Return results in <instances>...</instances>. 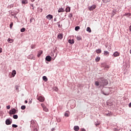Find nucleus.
Masks as SVG:
<instances>
[{
    "instance_id": "nucleus-28",
    "label": "nucleus",
    "mask_w": 131,
    "mask_h": 131,
    "mask_svg": "<svg viewBox=\"0 0 131 131\" xmlns=\"http://www.w3.org/2000/svg\"><path fill=\"white\" fill-rule=\"evenodd\" d=\"M79 29H80V27H79V26L75 27V30H76V31H77V30H79Z\"/></svg>"
},
{
    "instance_id": "nucleus-1",
    "label": "nucleus",
    "mask_w": 131,
    "mask_h": 131,
    "mask_svg": "<svg viewBox=\"0 0 131 131\" xmlns=\"http://www.w3.org/2000/svg\"><path fill=\"white\" fill-rule=\"evenodd\" d=\"M30 127L33 131H37V123L33 120L31 121Z\"/></svg>"
},
{
    "instance_id": "nucleus-54",
    "label": "nucleus",
    "mask_w": 131,
    "mask_h": 131,
    "mask_svg": "<svg viewBox=\"0 0 131 131\" xmlns=\"http://www.w3.org/2000/svg\"><path fill=\"white\" fill-rule=\"evenodd\" d=\"M0 108H1V106H0Z\"/></svg>"
},
{
    "instance_id": "nucleus-29",
    "label": "nucleus",
    "mask_w": 131,
    "mask_h": 131,
    "mask_svg": "<svg viewBox=\"0 0 131 131\" xmlns=\"http://www.w3.org/2000/svg\"><path fill=\"white\" fill-rule=\"evenodd\" d=\"M21 109L22 110H25V109H26V106L25 105H22L21 106Z\"/></svg>"
},
{
    "instance_id": "nucleus-7",
    "label": "nucleus",
    "mask_w": 131,
    "mask_h": 131,
    "mask_svg": "<svg viewBox=\"0 0 131 131\" xmlns=\"http://www.w3.org/2000/svg\"><path fill=\"white\" fill-rule=\"evenodd\" d=\"M120 55V53L116 51L113 54V56H114V57H119Z\"/></svg>"
},
{
    "instance_id": "nucleus-19",
    "label": "nucleus",
    "mask_w": 131,
    "mask_h": 131,
    "mask_svg": "<svg viewBox=\"0 0 131 131\" xmlns=\"http://www.w3.org/2000/svg\"><path fill=\"white\" fill-rule=\"evenodd\" d=\"M101 60V58L100 57H97L95 59V62H99Z\"/></svg>"
},
{
    "instance_id": "nucleus-52",
    "label": "nucleus",
    "mask_w": 131,
    "mask_h": 131,
    "mask_svg": "<svg viewBox=\"0 0 131 131\" xmlns=\"http://www.w3.org/2000/svg\"><path fill=\"white\" fill-rule=\"evenodd\" d=\"M71 17H72V14H71Z\"/></svg>"
},
{
    "instance_id": "nucleus-4",
    "label": "nucleus",
    "mask_w": 131,
    "mask_h": 131,
    "mask_svg": "<svg viewBox=\"0 0 131 131\" xmlns=\"http://www.w3.org/2000/svg\"><path fill=\"white\" fill-rule=\"evenodd\" d=\"M38 101H39V102H45V97L42 96H40L38 97L37 98Z\"/></svg>"
},
{
    "instance_id": "nucleus-41",
    "label": "nucleus",
    "mask_w": 131,
    "mask_h": 131,
    "mask_svg": "<svg viewBox=\"0 0 131 131\" xmlns=\"http://www.w3.org/2000/svg\"><path fill=\"white\" fill-rule=\"evenodd\" d=\"M77 40H80V39H81V38H80V37H77Z\"/></svg>"
},
{
    "instance_id": "nucleus-39",
    "label": "nucleus",
    "mask_w": 131,
    "mask_h": 131,
    "mask_svg": "<svg viewBox=\"0 0 131 131\" xmlns=\"http://www.w3.org/2000/svg\"><path fill=\"white\" fill-rule=\"evenodd\" d=\"M128 15H129V16H130V14H129V13H125L124 14V16H128Z\"/></svg>"
},
{
    "instance_id": "nucleus-18",
    "label": "nucleus",
    "mask_w": 131,
    "mask_h": 131,
    "mask_svg": "<svg viewBox=\"0 0 131 131\" xmlns=\"http://www.w3.org/2000/svg\"><path fill=\"white\" fill-rule=\"evenodd\" d=\"M96 53L97 54H101V53H102V50H101V49H97L96 50Z\"/></svg>"
},
{
    "instance_id": "nucleus-16",
    "label": "nucleus",
    "mask_w": 131,
    "mask_h": 131,
    "mask_svg": "<svg viewBox=\"0 0 131 131\" xmlns=\"http://www.w3.org/2000/svg\"><path fill=\"white\" fill-rule=\"evenodd\" d=\"M69 43H71V45H73L74 43V40L73 39H70L69 40Z\"/></svg>"
},
{
    "instance_id": "nucleus-30",
    "label": "nucleus",
    "mask_w": 131,
    "mask_h": 131,
    "mask_svg": "<svg viewBox=\"0 0 131 131\" xmlns=\"http://www.w3.org/2000/svg\"><path fill=\"white\" fill-rule=\"evenodd\" d=\"M13 118H14V119H18V115H13Z\"/></svg>"
},
{
    "instance_id": "nucleus-20",
    "label": "nucleus",
    "mask_w": 131,
    "mask_h": 131,
    "mask_svg": "<svg viewBox=\"0 0 131 131\" xmlns=\"http://www.w3.org/2000/svg\"><path fill=\"white\" fill-rule=\"evenodd\" d=\"M42 79L45 81H48V78H47V76H44L42 77Z\"/></svg>"
},
{
    "instance_id": "nucleus-50",
    "label": "nucleus",
    "mask_w": 131,
    "mask_h": 131,
    "mask_svg": "<svg viewBox=\"0 0 131 131\" xmlns=\"http://www.w3.org/2000/svg\"><path fill=\"white\" fill-rule=\"evenodd\" d=\"M58 27H60V24H58Z\"/></svg>"
},
{
    "instance_id": "nucleus-31",
    "label": "nucleus",
    "mask_w": 131,
    "mask_h": 131,
    "mask_svg": "<svg viewBox=\"0 0 131 131\" xmlns=\"http://www.w3.org/2000/svg\"><path fill=\"white\" fill-rule=\"evenodd\" d=\"M25 30H26V29H25V28H23L22 29H20V32H24V31H25Z\"/></svg>"
},
{
    "instance_id": "nucleus-6",
    "label": "nucleus",
    "mask_w": 131,
    "mask_h": 131,
    "mask_svg": "<svg viewBox=\"0 0 131 131\" xmlns=\"http://www.w3.org/2000/svg\"><path fill=\"white\" fill-rule=\"evenodd\" d=\"M45 60L48 62H51L52 61V57L50 56H46Z\"/></svg>"
},
{
    "instance_id": "nucleus-51",
    "label": "nucleus",
    "mask_w": 131,
    "mask_h": 131,
    "mask_svg": "<svg viewBox=\"0 0 131 131\" xmlns=\"http://www.w3.org/2000/svg\"><path fill=\"white\" fill-rule=\"evenodd\" d=\"M129 53H130V54H131V49L129 51Z\"/></svg>"
},
{
    "instance_id": "nucleus-34",
    "label": "nucleus",
    "mask_w": 131,
    "mask_h": 131,
    "mask_svg": "<svg viewBox=\"0 0 131 131\" xmlns=\"http://www.w3.org/2000/svg\"><path fill=\"white\" fill-rule=\"evenodd\" d=\"M112 116V113H111V112H110L106 114V116Z\"/></svg>"
},
{
    "instance_id": "nucleus-38",
    "label": "nucleus",
    "mask_w": 131,
    "mask_h": 131,
    "mask_svg": "<svg viewBox=\"0 0 131 131\" xmlns=\"http://www.w3.org/2000/svg\"><path fill=\"white\" fill-rule=\"evenodd\" d=\"M32 103V99H29V104H31Z\"/></svg>"
},
{
    "instance_id": "nucleus-27",
    "label": "nucleus",
    "mask_w": 131,
    "mask_h": 131,
    "mask_svg": "<svg viewBox=\"0 0 131 131\" xmlns=\"http://www.w3.org/2000/svg\"><path fill=\"white\" fill-rule=\"evenodd\" d=\"M95 85L96 86H99V85H100V82L95 81Z\"/></svg>"
},
{
    "instance_id": "nucleus-9",
    "label": "nucleus",
    "mask_w": 131,
    "mask_h": 131,
    "mask_svg": "<svg viewBox=\"0 0 131 131\" xmlns=\"http://www.w3.org/2000/svg\"><path fill=\"white\" fill-rule=\"evenodd\" d=\"M12 123V122H11V121L10 120V119H7L6 120V124H7V125H10V124H11Z\"/></svg>"
},
{
    "instance_id": "nucleus-12",
    "label": "nucleus",
    "mask_w": 131,
    "mask_h": 131,
    "mask_svg": "<svg viewBox=\"0 0 131 131\" xmlns=\"http://www.w3.org/2000/svg\"><path fill=\"white\" fill-rule=\"evenodd\" d=\"M57 38H58L59 39H62V38H63V34H59L57 36Z\"/></svg>"
},
{
    "instance_id": "nucleus-23",
    "label": "nucleus",
    "mask_w": 131,
    "mask_h": 131,
    "mask_svg": "<svg viewBox=\"0 0 131 131\" xmlns=\"http://www.w3.org/2000/svg\"><path fill=\"white\" fill-rule=\"evenodd\" d=\"M22 4H23L24 5H26V4H27V0H22Z\"/></svg>"
},
{
    "instance_id": "nucleus-43",
    "label": "nucleus",
    "mask_w": 131,
    "mask_h": 131,
    "mask_svg": "<svg viewBox=\"0 0 131 131\" xmlns=\"http://www.w3.org/2000/svg\"><path fill=\"white\" fill-rule=\"evenodd\" d=\"M10 108H11L10 105H8V106H7V109H10Z\"/></svg>"
},
{
    "instance_id": "nucleus-24",
    "label": "nucleus",
    "mask_w": 131,
    "mask_h": 131,
    "mask_svg": "<svg viewBox=\"0 0 131 131\" xmlns=\"http://www.w3.org/2000/svg\"><path fill=\"white\" fill-rule=\"evenodd\" d=\"M66 12H67V13L70 12V7H67L66 9Z\"/></svg>"
},
{
    "instance_id": "nucleus-10",
    "label": "nucleus",
    "mask_w": 131,
    "mask_h": 131,
    "mask_svg": "<svg viewBox=\"0 0 131 131\" xmlns=\"http://www.w3.org/2000/svg\"><path fill=\"white\" fill-rule=\"evenodd\" d=\"M47 19H48V20H51V19H53V15H51V14H49L48 15H47L46 16Z\"/></svg>"
},
{
    "instance_id": "nucleus-46",
    "label": "nucleus",
    "mask_w": 131,
    "mask_h": 131,
    "mask_svg": "<svg viewBox=\"0 0 131 131\" xmlns=\"http://www.w3.org/2000/svg\"><path fill=\"white\" fill-rule=\"evenodd\" d=\"M129 108H131V102L129 104Z\"/></svg>"
},
{
    "instance_id": "nucleus-53",
    "label": "nucleus",
    "mask_w": 131,
    "mask_h": 131,
    "mask_svg": "<svg viewBox=\"0 0 131 131\" xmlns=\"http://www.w3.org/2000/svg\"><path fill=\"white\" fill-rule=\"evenodd\" d=\"M130 131H131V129L130 130Z\"/></svg>"
},
{
    "instance_id": "nucleus-5",
    "label": "nucleus",
    "mask_w": 131,
    "mask_h": 131,
    "mask_svg": "<svg viewBox=\"0 0 131 131\" xmlns=\"http://www.w3.org/2000/svg\"><path fill=\"white\" fill-rule=\"evenodd\" d=\"M41 106L43 108V111H45V112H48V111H49V110L48 109V108H47V107H46V105H45L43 103H42L41 104Z\"/></svg>"
},
{
    "instance_id": "nucleus-48",
    "label": "nucleus",
    "mask_w": 131,
    "mask_h": 131,
    "mask_svg": "<svg viewBox=\"0 0 131 131\" xmlns=\"http://www.w3.org/2000/svg\"><path fill=\"white\" fill-rule=\"evenodd\" d=\"M129 28V31H131V26H130Z\"/></svg>"
},
{
    "instance_id": "nucleus-26",
    "label": "nucleus",
    "mask_w": 131,
    "mask_h": 131,
    "mask_svg": "<svg viewBox=\"0 0 131 131\" xmlns=\"http://www.w3.org/2000/svg\"><path fill=\"white\" fill-rule=\"evenodd\" d=\"M8 42H9V43H12V42H13V40L12 39L9 38L8 39Z\"/></svg>"
},
{
    "instance_id": "nucleus-32",
    "label": "nucleus",
    "mask_w": 131,
    "mask_h": 131,
    "mask_svg": "<svg viewBox=\"0 0 131 131\" xmlns=\"http://www.w3.org/2000/svg\"><path fill=\"white\" fill-rule=\"evenodd\" d=\"M19 88H20V86L15 85V89L16 90V91H19Z\"/></svg>"
},
{
    "instance_id": "nucleus-2",
    "label": "nucleus",
    "mask_w": 131,
    "mask_h": 131,
    "mask_svg": "<svg viewBox=\"0 0 131 131\" xmlns=\"http://www.w3.org/2000/svg\"><path fill=\"white\" fill-rule=\"evenodd\" d=\"M102 94H103V95H105V96H108V95H109L110 93H109V89L108 88H104L103 89V91H102Z\"/></svg>"
},
{
    "instance_id": "nucleus-13",
    "label": "nucleus",
    "mask_w": 131,
    "mask_h": 131,
    "mask_svg": "<svg viewBox=\"0 0 131 131\" xmlns=\"http://www.w3.org/2000/svg\"><path fill=\"white\" fill-rule=\"evenodd\" d=\"M42 54V50L39 51L38 54H37V57H38V58H39V57H40V56H41Z\"/></svg>"
},
{
    "instance_id": "nucleus-45",
    "label": "nucleus",
    "mask_w": 131,
    "mask_h": 131,
    "mask_svg": "<svg viewBox=\"0 0 131 131\" xmlns=\"http://www.w3.org/2000/svg\"><path fill=\"white\" fill-rule=\"evenodd\" d=\"M95 125H96V126H97V125H100V123H98L95 124Z\"/></svg>"
},
{
    "instance_id": "nucleus-37",
    "label": "nucleus",
    "mask_w": 131,
    "mask_h": 131,
    "mask_svg": "<svg viewBox=\"0 0 131 131\" xmlns=\"http://www.w3.org/2000/svg\"><path fill=\"white\" fill-rule=\"evenodd\" d=\"M12 127H18V125H16V124H13L12 125Z\"/></svg>"
},
{
    "instance_id": "nucleus-47",
    "label": "nucleus",
    "mask_w": 131,
    "mask_h": 131,
    "mask_svg": "<svg viewBox=\"0 0 131 131\" xmlns=\"http://www.w3.org/2000/svg\"><path fill=\"white\" fill-rule=\"evenodd\" d=\"M25 103H26V104H27V103H28V101L27 100H25Z\"/></svg>"
},
{
    "instance_id": "nucleus-42",
    "label": "nucleus",
    "mask_w": 131,
    "mask_h": 131,
    "mask_svg": "<svg viewBox=\"0 0 131 131\" xmlns=\"http://www.w3.org/2000/svg\"><path fill=\"white\" fill-rule=\"evenodd\" d=\"M55 92H58V91H59V89H58V88H55V89H54Z\"/></svg>"
},
{
    "instance_id": "nucleus-11",
    "label": "nucleus",
    "mask_w": 131,
    "mask_h": 131,
    "mask_svg": "<svg viewBox=\"0 0 131 131\" xmlns=\"http://www.w3.org/2000/svg\"><path fill=\"white\" fill-rule=\"evenodd\" d=\"M58 13H63V12H65V10L62 8H59L58 10Z\"/></svg>"
},
{
    "instance_id": "nucleus-15",
    "label": "nucleus",
    "mask_w": 131,
    "mask_h": 131,
    "mask_svg": "<svg viewBox=\"0 0 131 131\" xmlns=\"http://www.w3.org/2000/svg\"><path fill=\"white\" fill-rule=\"evenodd\" d=\"M16 70H13L12 73V77H15V76L16 75Z\"/></svg>"
},
{
    "instance_id": "nucleus-44",
    "label": "nucleus",
    "mask_w": 131,
    "mask_h": 131,
    "mask_svg": "<svg viewBox=\"0 0 131 131\" xmlns=\"http://www.w3.org/2000/svg\"><path fill=\"white\" fill-rule=\"evenodd\" d=\"M2 50H3V49H2V48H0V54H1V53H2Z\"/></svg>"
},
{
    "instance_id": "nucleus-36",
    "label": "nucleus",
    "mask_w": 131,
    "mask_h": 131,
    "mask_svg": "<svg viewBox=\"0 0 131 131\" xmlns=\"http://www.w3.org/2000/svg\"><path fill=\"white\" fill-rule=\"evenodd\" d=\"M31 49H35V45H32L31 46Z\"/></svg>"
},
{
    "instance_id": "nucleus-40",
    "label": "nucleus",
    "mask_w": 131,
    "mask_h": 131,
    "mask_svg": "<svg viewBox=\"0 0 131 131\" xmlns=\"http://www.w3.org/2000/svg\"><path fill=\"white\" fill-rule=\"evenodd\" d=\"M80 131H86L85 130V129H84V128H81V129H80Z\"/></svg>"
},
{
    "instance_id": "nucleus-33",
    "label": "nucleus",
    "mask_w": 131,
    "mask_h": 131,
    "mask_svg": "<svg viewBox=\"0 0 131 131\" xmlns=\"http://www.w3.org/2000/svg\"><path fill=\"white\" fill-rule=\"evenodd\" d=\"M13 22H11V23H10V28L11 29H12V27H13Z\"/></svg>"
},
{
    "instance_id": "nucleus-14",
    "label": "nucleus",
    "mask_w": 131,
    "mask_h": 131,
    "mask_svg": "<svg viewBox=\"0 0 131 131\" xmlns=\"http://www.w3.org/2000/svg\"><path fill=\"white\" fill-rule=\"evenodd\" d=\"M74 129L75 131L79 130V126H75L74 127Z\"/></svg>"
},
{
    "instance_id": "nucleus-49",
    "label": "nucleus",
    "mask_w": 131,
    "mask_h": 131,
    "mask_svg": "<svg viewBox=\"0 0 131 131\" xmlns=\"http://www.w3.org/2000/svg\"><path fill=\"white\" fill-rule=\"evenodd\" d=\"M35 0H31V1L33 3V2H34Z\"/></svg>"
},
{
    "instance_id": "nucleus-17",
    "label": "nucleus",
    "mask_w": 131,
    "mask_h": 131,
    "mask_svg": "<svg viewBox=\"0 0 131 131\" xmlns=\"http://www.w3.org/2000/svg\"><path fill=\"white\" fill-rule=\"evenodd\" d=\"M86 31H88V32H90V33L92 32V30L91 29V28L90 27H87Z\"/></svg>"
},
{
    "instance_id": "nucleus-21",
    "label": "nucleus",
    "mask_w": 131,
    "mask_h": 131,
    "mask_svg": "<svg viewBox=\"0 0 131 131\" xmlns=\"http://www.w3.org/2000/svg\"><path fill=\"white\" fill-rule=\"evenodd\" d=\"M109 54H110L109 52L106 51H104V56H108L109 55Z\"/></svg>"
},
{
    "instance_id": "nucleus-8",
    "label": "nucleus",
    "mask_w": 131,
    "mask_h": 131,
    "mask_svg": "<svg viewBox=\"0 0 131 131\" xmlns=\"http://www.w3.org/2000/svg\"><path fill=\"white\" fill-rule=\"evenodd\" d=\"M16 112H17V110H16V109L15 108H13L10 111V114H16Z\"/></svg>"
},
{
    "instance_id": "nucleus-3",
    "label": "nucleus",
    "mask_w": 131,
    "mask_h": 131,
    "mask_svg": "<svg viewBox=\"0 0 131 131\" xmlns=\"http://www.w3.org/2000/svg\"><path fill=\"white\" fill-rule=\"evenodd\" d=\"M96 8H97V6L96 5H93L92 6L89 7V11H94Z\"/></svg>"
},
{
    "instance_id": "nucleus-25",
    "label": "nucleus",
    "mask_w": 131,
    "mask_h": 131,
    "mask_svg": "<svg viewBox=\"0 0 131 131\" xmlns=\"http://www.w3.org/2000/svg\"><path fill=\"white\" fill-rule=\"evenodd\" d=\"M110 1H111V0H102V2L104 4H107V3H109V2H110Z\"/></svg>"
},
{
    "instance_id": "nucleus-35",
    "label": "nucleus",
    "mask_w": 131,
    "mask_h": 131,
    "mask_svg": "<svg viewBox=\"0 0 131 131\" xmlns=\"http://www.w3.org/2000/svg\"><path fill=\"white\" fill-rule=\"evenodd\" d=\"M33 20H34V18L33 17L31 18V19L30 20V23H32Z\"/></svg>"
},
{
    "instance_id": "nucleus-22",
    "label": "nucleus",
    "mask_w": 131,
    "mask_h": 131,
    "mask_svg": "<svg viewBox=\"0 0 131 131\" xmlns=\"http://www.w3.org/2000/svg\"><path fill=\"white\" fill-rule=\"evenodd\" d=\"M64 116H66V117H69V113L68 112H66L64 114Z\"/></svg>"
}]
</instances>
